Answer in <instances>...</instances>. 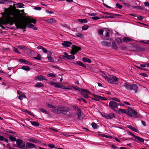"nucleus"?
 Listing matches in <instances>:
<instances>
[{
    "mask_svg": "<svg viewBox=\"0 0 149 149\" xmlns=\"http://www.w3.org/2000/svg\"><path fill=\"white\" fill-rule=\"evenodd\" d=\"M124 106L125 105L123 103H117L113 101H111L109 103V106L110 108L114 111H116V109L118 108V106Z\"/></svg>",
    "mask_w": 149,
    "mask_h": 149,
    "instance_id": "3",
    "label": "nucleus"
},
{
    "mask_svg": "<svg viewBox=\"0 0 149 149\" xmlns=\"http://www.w3.org/2000/svg\"><path fill=\"white\" fill-rule=\"evenodd\" d=\"M47 77H55L56 76V74L53 73H50L47 74Z\"/></svg>",
    "mask_w": 149,
    "mask_h": 149,
    "instance_id": "38",
    "label": "nucleus"
},
{
    "mask_svg": "<svg viewBox=\"0 0 149 149\" xmlns=\"http://www.w3.org/2000/svg\"><path fill=\"white\" fill-rule=\"evenodd\" d=\"M100 18V17H97V16H95L93 17H92V19L93 20H97V19H99Z\"/></svg>",
    "mask_w": 149,
    "mask_h": 149,
    "instance_id": "53",
    "label": "nucleus"
},
{
    "mask_svg": "<svg viewBox=\"0 0 149 149\" xmlns=\"http://www.w3.org/2000/svg\"><path fill=\"white\" fill-rule=\"evenodd\" d=\"M13 15V14L12 12L8 13V15L2 20V23L4 24L12 25L15 23L16 25L20 29L25 28L26 26V23L18 20L17 17H10L11 15Z\"/></svg>",
    "mask_w": 149,
    "mask_h": 149,
    "instance_id": "1",
    "label": "nucleus"
},
{
    "mask_svg": "<svg viewBox=\"0 0 149 149\" xmlns=\"http://www.w3.org/2000/svg\"><path fill=\"white\" fill-rule=\"evenodd\" d=\"M47 59L48 60L51 62H54L55 60L54 58H53L51 56H49L47 57Z\"/></svg>",
    "mask_w": 149,
    "mask_h": 149,
    "instance_id": "37",
    "label": "nucleus"
},
{
    "mask_svg": "<svg viewBox=\"0 0 149 149\" xmlns=\"http://www.w3.org/2000/svg\"><path fill=\"white\" fill-rule=\"evenodd\" d=\"M35 79L38 80L40 81L43 80H47V79L45 78L44 76L42 75L36 76L35 78Z\"/></svg>",
    "mask_w": 149,
    "mask_h": 149,
    "instance_id": "11",
    "label": "nucleus"
},
{
    "mask_svg": "<svg viewBox=\"0 0 149 149\" xmlns=\"http://www.w3.org/2000/svg\"><path fill=\"white\" fill-rule=\"evenodd\" d=\"M123 41L124 42H127L129 41H131L132 40L130 38L125 37L123 39Z\"/></svg>",
    "mask_w": 149,
    "mask_h": 149,
    "instance_id": "23",
    "label": "nucleus"
},
{
    "mask_svg": "<svg viewBox=\"0 0 149 149\" xmlns=\"http://www.w3.org/2000/svg\"><path fill=\"white\" fill-rule=\"evenodd\" d=\"M27 22H28L32 23L34 24H35L36 23V20L33 18H29L28 19Z\"/></svg>",
    "mask_w": 149,
    "mask_h": 149,
    "instance_id": "24",
    "label": "nucleus"
},
{
    "mask_svg": "<svg viewBox=\"0 0 149 149\" xmlns=\"http://www.w3.org/2000/svg\"><path fill=\"white\" fill-rule=\"evenodd\" d=\"M123 86L128 90L135 89L137 88V86L136 85L134 84L131 85L128 84L127 83H125L123 85Z\"/></svg>",
    "mask_w": 149,
    "mask_h": 149,
    "instance_id": "4",
    "label": "nucleus"
},
{
    "mask_svg": "<svg viewBox=\"0 0 149 149\" xmlns=\"http://www.w3.org/2000/svg\"><path fill=\"white\" fill-rule=\"evenodd\" d=\"M79 91L81 93L84 92L87 94H91L90 92L86 89H79Z\"/></svg>",
    "mask_w": 149,
    "mask_h": 149,
    "instance_id": "20",
    "label": "nucleus"
},
{
    "mask_svg": "<svg viewBox=\"0 0 149 149\" xmlns=\"http://www.w3.org/2000/svg\"><path fill=\"white\" fill-rule=\"evenodd\" d=\"M81 95L82 96L84 97V98L86 99H88L89 97L88 95H87V94H85L83 93H81Z\"/></svg>",
    "mask_w": 149,
    "mask_h": 149,
    "instance_id": "40",
    "label": "nucleus"
},
{
    "mask_svg": "<svg viewBox=\"0 0 149 149\" xmlns=\"http://www.w3.org/2000/svg\"><path fill=\"white\" fill-rule=\"evenodd\" d=\"M55 87L57 88H64V86L63 85L59 83H56Z\"/></svg>",
    "mask_w": 149,
    "mask_h": 149,
    "instance_id": "25",
    "label": "nucleus"
},
{
    "mask_svg": "<svg viewBox=\"0 0 149 149\" xmlns=\"http://www.w3.org/2000/svg\"><path fill=\"white\" fill-rule=\"evenodd\" d=\"M76 63L79 66H82L84 68H86V65L80 61H78L76 62Z\"/></svg>",
    "mask_w": 149,
    "mask_h": 149,
    "instance_id": "27",
    "label": "nucleus"
},
{
    "mask_svg": "<svg viewBox=\"0 0 149 149\" xmlns=\"http://www.w3.org/2000/svg\"><path fill=\"white\" fill-rule=\"evenodd\" d=\"M93 96L94 97L92 98V100L97 101H99L100 100L99 96L94 94H93Z\"/></svg>",
    "mask_w": 149,
    "mask_h": 149,
    "instance_id": "17",
    "label": "nucleus"
},
{
    "mask_svg": "<svg viewBox=\"0 0 149 149\" xmlns=\"http://www.w3.org/2000/svg\"><path fill=\"white\" fill-rule=\"evenodd\" d=\"M127 127L131 129L133 131H134V132H138V130L137 129H135V128L133 127L131 125H128L127 126Z\"/></svg>",
    "mask_w": 149,
    "mask_h": 149,
    "instance_id": "30",
    "label": "nucleus"
},
{
    "mask_svg": "<svg viewBox=\"0 0 149 149\" xmlns=\"http://www.w3.org/2000/svg\"><path fill=\"white\" fill-rule=\"evenodd\" d=\"M92 126L93 128L94 129L97 128L98 126L97 125V124L94 123H93L92 124Z\"/></svg>",
    "mask_w": 149,
    "mask_h": 149,
    "instance_id": "41",
    "label": "nucleus"
},
{
    "mask_svg": "<svg viewBox=\"0 0 149 149\" xmlns=\"http://www.w3.org/2000/svg\"><path fill=\"white\" fill-rule=\"evenodd\" d=\"M48 146L52 148H54L55 147V145L54 144H50L48 145Z\"/></svg>",
    "mask_w": 149,
    "mask_h": 149,
    "instance_id": "57",
    "label": "nucleus"
},
{
    "mask_svg": "<svg viewBox=\"0 0 149 149\" xmlns=\"http://www.w3.org/2000/svg\"><path fill=\"white\" fill-rule=\"evenodd\" d=\"M115 116L114 114L113 113H111L109 114H107V119H110L114 118Z\"/></svg>",
    "mask_w": 149,
    "mask_h": 149,
    "instance_id": "15",
    "label": "nucleus"
},
{
    "mask_svg": "<svg viewBox=\"0 0 149 149\" xmlns=\"http://www.w3.org/2000/svg\"><path fill=\"white\" fill-rule=\"evenodd\" d=\"M88 26L87 25L84 26L82 27V29L83 30H86L88 29Z\"/></svg>",
    "mask_w": 149,
    "mask_h": 149,
    "instance_id": "51",
    "label": "nucleus"
},
{
    "mask_svg": "<svg viewBox=\"0 0 149 149\" xmlns=\"http://www.w3.org/2000/svg\"><path fill=\"white\" fill-rule=\"evenodd\" d=\"M112 48L115 49H117L118 48L117 46L114 41L112 42Z\"/></svg>",
    "mask_w": 149,
    "mask_h": 149,
    "instance_id": "35",
    "label": "nucleus"
},
{
    "mask_svg": "<svg viewBox=\"0 0 149 149\" xmlns=\"http://www.w3.org/2000/svg\"><path fill=\"white\" fill-rule=\"evenodd\" d=\"M68 110V108L66 107H60L61 113L63 114H65Z\"/></svg>",
    "mask_w": 149,
    "mask_h": 149,
    "instance_id": "9",
    "label": "nucleus"
},
{
    "mask_svg": "<svg viewBox=\"0 0 149 149\" xmlns=\"http://www.w3.org/2000/svg\"><path fill=\"white\" fill-rule=\"evenodd\" d=\"M21 69L26 71H29L30 70V68L28 66H23L22 67Z\"/></svg>",
    "mask_w": 149,
    "mask_h": 149,
    "instance_id": "34",
    "label": "nucleus"
},
{
    "mask_svg": "<svg viewBox=\"0 0 149 149\" xmlns=\"http://www.w3.org/2000/svg\"><path fill=\"white\" fill-rule=\"evenodd\" d=\"M102 13L104 14H107L108 15V16H104L102 18H108L111 17V15L112 14H111L110 13H107V12H102Z\"/></svg>",
    "mask_w": 149,
    "mask_h": 149,
    "instance_id": "19",
    "label": "nucleus"
},
{
    "mask_svg": "<svg viewBox=\"0 0 149 149\" xmlns=\"http://www.w3.org/2000/svg\"><path fill=\"white\" fill-rule=\"evenodd\" d=\"M44 86V85L41 82L37 83L36 84L35 87H36L40 88Z\"/></svg>",
    "mask_w": 149,
    "mask_h": 149,
    "instance_id": "22",
    "label": "nucleus"
},
{
    "mask_svg": "<svg viewBox=\"0 0 149 149\" xmlns=\"http://www.w3.org/2000/svg\"><path fill=\"white\" fill-rule=\"evenodd\" d=\"M77 100H78L79 101H83L84 102V103H87V102L84 99L82 98H78L77 99Z\"/></svg>",
    "mask_w": 149,
    "mask_h": 149,
    "instance_id": "47",
    "label": "nucleus"
},
{
    "mask_svg": "<svg viewBox=\"0 0 149 149\" xmlns=\"http://www.w3.org/2000/svg\"><path fill=\"white\" fill-rule=\"evenodd\" d=\"M73 108L74 110H77V111L79 110V109H80L79 108L77 107L76 106H73Z\"/></svg>",
    "mask_w": 149,
    "mask_h": 149,
    "instance_id": "63",
    "label": "nucleus"
},
{
    "mask_svg": "<svg viewBox=\"0 0 149 149\" xmlns=\"http://www.w3.org/2000/svg\"><path fill=\"white\" fill-rule=\"evenodd\" d=\"M26 147L28 149H32L34 148L36 146L34 144L31 143L29 142H27L26 144Z\"/></svg>",
    "mask_w": 149,
    "mask_h": 149,
    "instance_id": "10",
    "label": "nucleus"
},
{
    "mask_svg": "<svg viewBox=\"0 0 149 149\" xmlns=\"http://www.w3.org/2000/svg\"><path fill=\"white\" fill-rule=\"evenodd\" d=\"M17 7L18 8H21L23 7L24 5L22 3H17Z\"/></svg>",
    "mask_w": 149,
    "mask_h": 149,
    "instance_id": "31",
    "label": "nucleus"
},
{
    "mask_svg": "<svg viewBox=\"0 0 149 149\" xmlns=\"http://www.w3.org/2000/svg\"><path fill=\"white\" fill-rule=\"evenodd\" d=\"M72 49L70 52V54L72 55H74L76 54L78 51L80 50V48L74 45H72Z\"/></svg>",
    "mask_w": 149,
    "mask_h": 149,
    "instance_id": "6",
    "label": "nucleus"
},
{
    "mask_svg": "<svg viewBox=\"0 0 149 149\" xmlns=\"http://www.w3.org/2000/svg\"><path fill=\"white\" fill-rule=\"evenodd\" d=\"M99 98L100 100H107V98L100 96H99Z\"/></svg>",
    "mask_w": 149,
    "mask_h": 149,
    "instance_id": "55",
    "label": "nucleus"
},
{
    "mask_svg": "<svg viewBox=\"0 0 149 149\" xmlns=\"http://www.w3.org/2000/svg\"><path fill=\"white\" fill-rule=\"evenodd\" d=\"M132 115H133V116L135 118H139L140 117V115L138 114L137 112L133 110L132 112Z\"/></svg>",
    "mask_w": 149,
    "mask_h": 149,
    "instance_id": "12",
    "label": "nucleus"
},
{
    "mask_svg": "<svg viewBox=\"0 0 149 149\" xmlns=\"http://www.w3.org/2000/svg\"><path fill=\"white\" fill-rule=\"evenodd\" d=\"M42 50L43 52L45 53H51V52L50 51L47 50L46 49H45L44 47L43 48H42Z\"/></svg>",
    "mask_w": 149,
    "mask_h": 149,
    "instance_id": "48",
    "label": "nucleus"
},
{
    "mask_svg": "<svg viewBox=\"0 0 149 149\" xmlns=\"http://www.w3.org/2000/svg\"><path fill=\"white\" fill-rule=\"evenodd\" d=\"M52 111L54 113H57V114L60 113H61V111H60V107L58 109H53Z\"/></svg>",
    "mask_w": 149,
    "mask_h": 149,
    "instance_id": "33",
    "label": "nucleus"
},
{
    "mask_svg": "<svg viewBox=\"0 0 149 149\" xmlns=\"http://www.w3.org/2000/svg\"><path fill=\"white\" fill-rule=\"evenodd\" d=\"M26 96L25 94L23 93H21V94L19 95L18 98L19 99L21 100L23 98H26Z\"/></svg>",
    "mask_w": 149,
    "mask_h": 149,
    "instance_id": "21",
    "label": "nucleus"
},
{
    "mask_svg": "<svg viewBox=\"0 0 149 149\" xmlns=\"http://www.w3.org/2000/svg\"><path fill=\"white\" fill-rule=\"evenodd\" d=\"M31 124L34 126H38L39 125V124L36 121H33L31 122Z\"/></svg>",
    "mask_w": 149,
    "mask_h": 149,
    "instance_id": "39",
    "label": "nucleus"
},
{
    "mask_svg": "<svg viewBox=\"0 0 149 149\" xmlns=\"http://www.w3.org/2000/svg\"><path fill=\"white\" fill-rule=\"evenodd\" d=\"M104 34H105V36L109 37V33L107 31H105Z\"/></svg>",
    "mask_w": 149,
    "mask_h": 149,
    "instance_id": "64",
    "label": "nucleus"
},
{
    "mask_svg": "<svg viewBox=\"0 0 149 149\" xmlns=\"http://www.w3.org/2000/svg\"><path fill=\"white\" fill-rule=\"evenodd\" d=\"M82 61L84 62H88L89 63H90L91 62V61L90 59L86 57L83 58H82Z\"/></svg>",
    "mask_w": 149,
    "mask_h": 149,
    "instance_id": "26",
    "label": "nucleus"
},
{
    "mask_svg": "<svg viewBox=\"0 0 149 149\" xmlns=\"http://www.w3.org/2000/svg\"><path fill=\"white\" fill-rule=\"evenodd\" d=\"M9 139L11 141H16V139L13 136H10L9 137Z\"/></svg>",
    "mask_w": 149,
    "mask_h": 149,
    "instance_id": "42",
    "label": "nucleus"
},
{
    "mask_svg": "<svg viewBox=\"0 0 149 149\" xmlns=\"http://www.w3.org/2000/svg\"><path fill=\"white\" fill-rule=\"evenodd\" d=\"M18 47L23 50H25L26 49V47L25 46L23 45H19L18 46Z\"/></svg>",
    "mask_w": 149,
    "mask_h": 149,
    "instance_id": "46",
    "label": "nucleus"
},
{
    "mask_svg": "<svg viewBox=\"0 0 149 149\" xmlns=\"http://www.w3.org/2000/svg\"><path fill=\"white\" fill-rule=\"evenodd\" d=\"M72 43L69 41H64L61 45L64 47H68L72 45Z\"/></svg>",
    "mask_w": 149,
    "mask_h": 149,
    "instance_id": "8",
    "label": "nucleus"
},
{
    "mask_svg": "<svg viewBox=\"0 0 149 149\" xmlns=\"http://www.w3.org/2000/svg\"><path fill=\"white\" fill-rule=\"evenodd\" d=\"M76 36L81 38L84 37V36L81 33H77L75 34Z\"/></svg>",
    "mask_w": 149,
    "mask_h": 149,
    "instance_id": "45",
    "label": "nucleus"
},
{
    "mask_svg": "<svg viewBox=\"0 0 149 149\" xmlns=\"http://www.w3.org/2000/svg\"><path fill=\"white\" fill-rule=\"evenodd\" d=\"M0 141H4L6 142H8V140L7 139L5 138L3 136H0Z\"/></svg>",
    "mask_w": 149,
    "mask_h": 149,
    "instance_id": "36",
    "label": "nucleus"
},
{
    "mask_svg": "<svg viewBox=\"0 0 149 149\" xmlns=\"http://www.w3.org/2000/svg\"><path fill=\"white\" fill-rule=\"evenodd\" d=\"M19 61L22 63H25L26 60L23 59H19Z\"/></svg>",
    "mask_w": 149,
    "mask_h": 149,
    "instance_id": "58",
    "label": "nucleus"
},
{
    "mask_svg": "<svg viewBox=\"0 0 149 149\" xmlns=\"http://www.w3.org/2000/svg\"><path fill=\"white\" fill-rule=\"evenodd\" d=\"M27 141L36 143L38 142V141L36 140L35 138L33 137L30 138L29 139H27Z\"/></svg>",
    "mask_w": 149,
    "mask_h": 149,
    "instance_id": "16",
    "label": "nucleus"
},
{
    "mask_svg": "<svg viewBox=\"0 0 149 149\" xmlns=\"http://www.w3.org/2000/svg\"><path fill=\"white\" fill-rule=\"evenodd\" d=\"M13 49L14 51L15 52H16L17 53H20V52H18L17 49L16 48L14 47L13 48Z\"/></svg>",
    "mask_w": 149,
    "mask_h": 149,
    "instance_id": "59",
    "label": "nucleus"
},
{
    "mask_svg": "<svg viewBox=\"0 0 149 149\" xmlns=\"http://www.w3.org/2000/svg\"><path fill=\"white\" fill-rule=\"evenodd\" d=\"M34 59H36L37 60H41L42 57L41 55L39 54H37L36 57H34L33 58Z\"/></svg>",
    "mask_w": 149,
    "mask_h": 149,
    "instance_id": "32",
    "label": "nucleus"
},
{
    "mask_svg": "<svg viewBox=\"0 0 149 149\" xmlns=\"http://www.w3.org/2000/svg\"><path fill=\"white\" fill-rule=\"evenodd\" d=\"M132 112L130 111H127L126 114H127L128 116L130 117H132L133 115L132 114Z\"/></svg>",
    "mask_w": 149,
    "mask_h": 149,
    "instance_id": "44",
    "label": "nucleus"
},
{
    "mask_svg": "<svg viewBox=\"0 0 149 149\" xmlns=\"http://www.w3.org/2000/svg\"><path fill=\"white\" fill-rule=\"evenodd\" d=\"M69 134V133H65L63 134V135L66 137H68L70 136Z\"/></svg>",
    "mask_w": 149,
    "mask_h": 149,
    "instance_id": "61",
    "label": "nucleus"
},
{
    "mask_svg": "<svg viewBox=\"0 0 149 149\" xmlns=\"http://www.w3.org/2000/svg\"><path fill=\"white\" fill-rule=\"evenodd\" d=\"M112 99L113 100L116 101L118 102H120V101L117 98L113 97L112 98Z\"/></svg>",
    "mask_w": 149,
    "mask_h": 149,
    "instance_id": "56",
    "label": "nucleus"
},
{
    "mask_svg": "<svg viewBox=\"0 0 149 149\" xmlns=\"http://www.w3.org/2000/svg\"><path fill=\"white\" fill-rule=\"evenodd\" d=\"M62 57L63 58H65L69 60L74 59L75 58L74 55H68L67 56H63Z\"/></svg>",
    "mask_w": 149,
    "mask_h": 149,
    "instance_id": "14",
    "label": "nucleus"
},
{
    "mask_svg": "<svg viewBox=\"0 0 149 149\" xmlns=\"http://www.w3.org/2000/svg\"><path fill=\"white\" fill-rule=\"evenodd\" d=\"M40 111L46 113H47V112L46 110L42 108L40 109Z\"/></svg>",
    "mask_w": 149,
    "mask_h": 149,
    "instance_id": "60",
    "label": "nucleus"
},
{
    "mask_svg": "<svg viewBox=\"0 0 149 149\" xmlns=\"http://www.w3.org/2000/svg\"><path fill=\"white\" fill-rule=\"evenodd\" d=\"M116 41L118 44H119L120 43H122L123 42L122 40L120 38H117Z\"/></svg>",
    "mask_w": 149,
    "mask_h": 149,
    "instance_id": "49",
    "label": "nucleus"
},
{
    "mask_svg": "<svg viewBox=\"0 0 149 149\" xmlns=\"http://www.w3.org/2000/svg\"><path fill=\"white\" fill-rule=\"evenodd\" d=\"M45 21L49 24L55 23L56 22L55 19L52 18H51L47 20H45Z\"/></svg>",
    "mask_w": 149,
    "mask_h": 149,
    "instance_id": "13",
    "label": "nucleus"
},
{
    "mask_svg": "<svg viewBox=\"0 0 149 149\" xmlns=\"http://www.w3.org/2000/svg\"><path fill=\"white\" fill-rule=\"evenodd\" d=\"M132 139L139 143L144 142V139H143L136 136H134V137Z\"/></svg>",
    "mask_w": 149,
    "mask_h": 149,
    "instance_id": "7",
    "label": "nucleus"
},
{
    "mask_svg": "<svg viewBox=\"0 0 149 149\" xmlns=\"http://www.w3.org/2000/svg\"><path fill=\"white\" fill-rule=\"evenodd\" d=\"M118 110L120 111L121 112L123 113H126L127 111V110L125 109H122L120 108Z\"/></svg>",
    "mask_w": 149,
    "mask_h": 149,
    "instance_id": "50",
    "label": "nucleus"
},
{
    "mask_svg": "<svg viewBox=\"0 0 149 149\" xmlns=\"http://www.w3.org/2000/svg\"><path fill=\"white\" fill-rule=\"evenodd\" d=\"M103 77H104L105 80L109 83L114 84L118 80V78L112 75H110L109 77L107 76H103Z\"/></svg>",
    "mask_w": 149,
    "mask_h": 149,
    "instance_id": "2",
    "label": "nucleus"
},
{
    "mask_svg": "<svg viewBox=\"0 0 149 149\" xmlns=\"http://www.w3.org/2000/svg\"><path fill=\"white\" fill-rule=\"evenodd\" d=\"M101 43L102 45L105 46H109V45L110 44V42L106 41L102 42Z\"/></svg>",
    "mask_w": 149,
    "mask_h": 149,
    "instance_id": "28",
    "label": "nucleus"
},
{
    "mask_svg": "<svg viewBox=\"0 0 149 149\" xmlns=\"http://www.w3.org/2000/svg\"><path fill=\"white\" fill-rule=\"evenodd\" d=\"M77 21L81 22V23H87L88 22V21L86 19H77Z\"/></svg>",
    "mask_w": 149,
    "mask_h": 149,
    "instance_id": "29",
    "label": "nucleus"
},
{
    "mask_svg": "<svg viewBox=\"0 0 149 149\" xmlns=\"http://www.w3.org/2000/svg\"><path fill=\"white\" fill-rule=\"evenodd\" d=\"M16 143L17 146L20 148H22L25 146V143H23V141L21 139H17Z\"/></svg>",
    "mask_w": 149,
    "mask_h": 149,
    "instance_id": "5",
    "label": "nucleus"
},
{
    "mask_svg": "<svg viewBox=\"0 0 149 149\" xmlns=\"http://www.w3.org/2000/svg\"><path fill=\"white\" fill-rule=\"evenodd\" d=\"M48 106L50 108H56L55 107L52 105V104H47Z\"/></svg>",
    "mask_w": 149,
    "mask_h": 149,
    "instance_id": "54",
    "label": "nucleus"
},
{
    "mask_svg": "<svg viewBox=\"0 0 149 149\" xmlns=\"http://www.w3.org/2000/svg\"><path fill=\"white\" fill-rule=\"evenodd\" d=\"M21 22H25L26 23V26L25 28H22V29H25L26 26H27L29 28H32L34 27V25L31 24H28V22L27 21H21Z\"/></svg>",
    "mask_w": 149,
    "mask_h": 149,
    "instance_id": "18",
    "label": "nucleus"
},
{
    "mask_svg": "<svg viewBox=\"0 0 149 149\" xmlns=\"http://www.w3.org/2000/svg\"><path fill=\"white\" fill-rule=\"evenodd\" d=\"M143 18H144L142 16H137L138 19L140 20H143Z\"/></svg>",
    "mask_w": 149,
    "mask_h": 149,
    "instance_id": "62",
    "label": "nucleus"
},
{
    "mask_svg": "<svg viewBox=\"0 0 149 149\" xmlns=\"http://www.w3.org/2000/svg\"><path fill=\"white\" fill-rule=\"evenodd\" d=\"M77 114L78 116V118H79L81 116V112L80 109H79V110L77 111Z\"/></svg>",
    "mask_w": 149,
    "mask_h": 149,
    "instance_id": "43",
    "label": "nucleus"
},
{
    "mask_svg": "<svg viewBox=\"0 0 149 149\" xmlns=\"http://www.w3.org/2000/svg\"><path fill=\"white\" fill-rule=\"evenodd\" d=\"M116 6L117 7V8H118L121 9L122 6L121 5H120V4H118V3H116Z\"/></svg>",
    "mask_w": 149,
    "mask_h": 149,
    "instance_id": "52",
    "label": "nucleus"
}]
</instances>
